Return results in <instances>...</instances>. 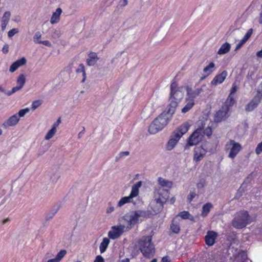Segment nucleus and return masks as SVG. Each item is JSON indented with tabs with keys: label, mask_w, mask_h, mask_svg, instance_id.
I'll use <instances>...</instances> for the list:
<instances>
[{
	"label": "nucleus",
	"mask_w": 262,
	"mask_h": 262,
	"mask_svg": "<svg viewBox=\"0 0 262 262\" xmlns=\"http://www.w3.org/2000/svg\"><path fill=\"white\" fill-rule=\"evenodd\" d=\"M196 196V194L194 192H191L188 195L187 199L189 202H191L192 200Z\"/></svg>",
	"instance_id": "8fccbe9b"
},
{
	"label": "nucleus",
	"mask_w": 262,
	"mask_h": 262,
	"mask_svg": "<svg viewBox=\"0 0 262 262\" xmlns=\"http://www.w3.org/2000/svg\"><path fill=\"white\" fill-rule=\"evenodd\" d=\"M229 111L226 109L222 108L216 112L214 116V121L216 122H220L226 120L229 116Z\"/></svg>",
	"instance_id": "dca6fc26"
},
{
	"label": "nucleus",
	"mask_w": 262,
	"mask_h": 262,
	"mask_svg": "<svg viewBox=\"0 0 262 262\" xmlns=\"http://www.w3.org/2000/svg\"><path fill=\"white\" fill-rule=\"evenodd\" d=\"M178 216H180L182 219L183 220L189 219L190 221L193 220V216L191 215L188 211H183L180 212Z\"/></svg>",
	"instance_id": "72a5a7b5"
},
{
	"label": "nucleus",
	"mask_w": 262,
	"mask_h": 262,
	"mask_svg": "<svg viewBox=\"0 0 262 262\" xmlns=\"http://www.w3.org/2000/svg\"><path fill=\"white\" fill-rule=\"evenodd\" d=\"M120 262H129V259L127 258L122 259Z\"/></svg>",
	"instance_id": "052dcab7"
},
{
	"label": "nucleus",
	"mask_w": 262,
	"mask_h": 262,
	"mask_svg": "<svg viewBox=\"0 0 262 262\" xmlns=\"http://www.w3.org/2000/svg\"><path fill=\"white\" fill-rule=\"evenodd\" d=\"M94 262H104V260L101 256L98 255L96 256Z\"/></svg>",
	"instance_id": "603ef678"
},
{
	"label": "nucleus",
	"mask_w": 262,
	"mask_h": 262,
	"mask_svg": "<svg viewBox=\"0 0 262 262\" xmlns=\"http://www.w3.org/2000/svg\"><path fill=\"white\" fill-rule=\"evenodd\" d=\"M235 103V100L233 95H229L225 102L222 106L224 109H226L229 111L230 107L233 106Z\"/></svg>",
	"instance_id": "bb28decb"
},
{
	"label": "nucleus",
	"mask_w": 262,
	"mask_h": 262,
	"mask_svg": "<svg viewBox=\"0 0 262 262\" xmlns=\"http://www.w3.org/2000/svg\"><path fill=\"white\" fill-rule=\"evenodd\" d=\"M83 134V133L82 132H80L78 135V138H80Z\"/></svg>",
	"instance_id": "0e129e2a"
},
{
	"label": "nucleus",
	"mask_w": 262,
	"mask_h": 262,
	"mask_svg": "<svg viewBox=\"0 0 262 262\" xmlns=\"http://www.w3.org/2000/svg\"><path fill=\"white\" fill-rule=\"evenodd\" d=\"M11 13L9 11H6L4 13L2 19V30L4 31L8 24Z\"/></svg>",
	"instance_id": "cd10ccee"
},
{
	"label": "nucleus",
	"mask_w": 262,
	"mask_h": 262,
	"mask_svg": "<svg viewBox=\"0 0 262 262\" xmlns=\"http://www.w3.org/2000/svg\"><path fill=\"white\" fill-rule=\"evenodd\" d=\"M99 58L95 53H91L89 55L88 58L86 59V63L89 66H94L97 62Z\"/></svg>",
	"instance_id": "a878e982"
},
{
	"label": "nucleus",
	"mask_w": 262,
	"mask_h": 262,
	"mask_svg": "<svg viewBox=\"0 0 262 262\" xmlns=\"http://www.w3.org/2000/svg\"><path fill=\"white\" fill-rule=\"evenodd\" d=\"M177 218H174L171 224L170 229L172 232L178 233L180 230L179 223L177 221Z\"/></svg>",
	"instance_id": "473e14b6"
},
{
	"label": "nucleus",
	"mask_w": 262,
	"mask_h": 262,
	"mask_svg": "<svg viewBox=\"0 0 262 262\" xmlns=\"http://www.w3.org/2000/svg\"><path fill=\"white\" fill-rule=\"evenodd\" d=\"M150 262H157V260L156 258H154Z\"/></svg>",
	"instance_id": "338daca9"
},
{
	"label": "nucleus",
	"mask_w": 262,
	"mask_h": 262,
	"mask_svg": "<svg viewBox=\"0 0 262 262\" xmlns=\"http://www.w3.org/2000/svg\"><path fill=\"white\" fill-rule=\"evenodd\" d=\"M217 235V234L215 232L213 231H208L206 235L205 236L206 244L209 246H212L215 243Z\"/></svg>",
	"instance_id": "aec40b11"
},
{
	"label": "nucleus",
	"mask_w": 262,
	"mask_h": 262,
	"mask_svg": "<svg viewBox=\"0 0 262 262\" xmlns=\"http://www.w3.org/2000/svg\"><path fill=\"white\" fill-rule=\"evenodd\" d=\"M206 185V182L204 180H200L196 184L198 189H202Z\"/></svg>",
	"instance_id": "de8ad7c7"
},
{
	"label": "nucleus",
	"mask_w": 262,
	"mask_h": 262,
	"mask_svg": "<svg viewBox=\"0 0 262 262\" xmlns=\"http://www.w3.org/2000/svg\"><path fill=\"white\" fill-rule=\"evenodd\" d=\"M227 76V72L226 71H223L220 74H217L213 79L211 82V84L212 85H217L218 84L222 83L226 77Z\"/></svg>",
	"instance_id": "a211bd4d"
},
{
	"label": "nucleus",
	"mask_w": 262,
	"mask_h": 262,
	"mask_svg": "<svg viewBox=\"0 0 262 262\" xmlns=\"http://www.w3.org/2000/svg\"><path fill=\"white\" fill-rule=\"evenodd\" d=\"M67 251L66 250H61L57 253L56 257L53 258L48 259L47 262H60L63 258L67 254Z\"/></svg>",
	"instance_id": "393cba45"
},
{
	"label": "nucleus",
	"mask_w": 262,
	"mask_h": 262,
	"mask_svg": "<svg viewBox=\"0 0 262 262\" xmlns=\"http://www.w3.org/2000/svg\"><path fill=\"white\" fill-rule=\"evenodd\" d=\"M237 89L238 87L237 84L235 83H233L232 84L229 95H233V94L237 91Z\"/></svg>",
	"instance_id": "09e8293b"
},
{
	"label": "nucleus",
	"mask_w": 262,
	"mask_h": 262,
	"mask_svg": "<svg viewBox=\"0 0 262 262\" xmlns=\"http://www.w3.org/2000/svg\"><path fill=\"white\" fill-rule=\"evenodd\" d=\"M158 183L159 185L161 187V188L169 190L173 185L172 181L166 180L163 178L159 177L158 179Z\"/></svg>",
	"instance_id": "4be33fe9"
},
{
	"label": "nucleus",
	"mask_w": 262,
	"mask_h": 262,
	"mask_svg": "<svg viewBox=\"0 0 262 262\" xmlns=\"http://www.w3.org/2000/svg\"><path fill=\"white\" fill-rule=\"evenodd\" d=\"M110 242V241L109 238L107 237H104L103 238L99 247L100 252L101 253H103L106 251L109 245Z\"/></svg>",
	"instance_id": "7c9ffc66"
},
{
	"label": "nucleus",
	"mask_w": 262,
	"mask_h": 262,
	"mask_svg": "<svg viewBox=\"0 0 262 262\" xmlns=\"http://www.w3.org/2000/svg\"><path fill=\"white\" fill-rule=\"evenodd\" d=\"M0 91L2 92H4V89H3L2 86L0 85Z\"/></svg>",
	"instance_id": "774afa93"
},
{
	"label": "nucleus",
	"mask_w": 262,
	"mask_h": 262,
	"mask_svg": "<svg viewBox=\"0 0 262 262\" xmlns=\"http://www.w3.org/2000/svg\"><path fill=\"white\" fill-rule=\"evenodd\" d=\"M26 81V76L24 74H20L16 80V86L12 88L11 91L6 93L8 96H10L16 92L20 90L24 86Z\"/></svg>",
	"instance_id": "9b49d317"
},
{
	"label": "nucleus",
	"mask_w": 262,
	"mask_h": 262,
	"mask_svg": "<svg viewBox=\"0 0 262 262\" xmlns=\"http://www.w3.org/2000/svg\"><path fill=\"white\" fill-rule=\"evenodd\" d=\"M158 200H160L159 199L156 200L154 198L149 204V207L152 210L154 214H157L160 212L162 210L163 205L165 204L164 203L161 202Z\"/></svg>",
	"instance_id": "4468645a"
},
{
	"label": "nucleus",
	"mask_w": 262,
	"mask_h": 262,
	"mask_svg": "<svg viewBox=\"0 0 262 262\" xmlns=\"http://www.w3.org/2000/svg\"><path fill=\"white\" fill-rule=\"evenodd\" d=\"M56 131L53 130V129L51 128L47 133L46 136H45V139L46 140H49L51 138H52L54 135L56 133Z\"/></svg>",
	"instance_id": "c9c22d12"
},
{
	"label": "nucleus",
	"mask_w": 262,
	"mask_h": 262,
	"mask_svg": "<svg viewBox=\"0 0 262 262\" xmlns=\"http://www.w3.org/2000/svg\"><path fill=\"white\" fill-rule=\"evenodd\" d=\"M128 227L124 225H118L111 227L110 231L108 232V236L110 239H116L118 238L126 231H128Z\"/></svg>",
	"instance_id": "1a4fd4ad"
},
{
	"label": "nucleus",
	"mask_w": 262,
	"mask_h": 262,
	"mask_svg": "<svg viewBox=\"0 0 262 262\" xmlns=\"http://www.w3.org/2000/svg\"><path fill=\"white\" fill-rule=\"evenodd\" d=\"M261 97L259 95H256L252 100L246 105L245 110L248 112L253 111L260 103Z\"/></svg>",
	"instance_id": "f3484780"
},
{
	"label": "nucleus",
	"mask_w": 262,
	"mask_h": 262,
	"mask_svg": "<svg viewBox=\"0 0 262 262\" xmlns=\"http://www.w3.org/2000/svg\"><path fill=\"white\" fill-rule=\"evenodd\" d=\"M203 128V136L204 135H206L208 137H210L212 134V129L210 127H207L205 129H204V127H202Z\"/></svg>",
	"instance_id": "a19ab883"
},
{
	"label": "nucleus",
	"mask_w": 262,
	"mask_h": 262,
	"mask_svg": "<svg viewBox=\"0 0 262 262\" xmlns=\"http://www.w3.org/2000/svg\"><path fill=\"white\" fill-rule=\"evenodd\" d=\"M215 70V64L211 62L203 69V72L206 76L210 75Z\"/></svg>",
	"instance_id": "2f4dec72"
},
{
	"label": "nucleus",
	"mask_w": 262,
	"mask_h": 262,
	"mask_svg": "<svg viewBox=\"0 0 262 262\" xmlns=\"http://www.w3.org/2000/svg\"><path fill=\"white\" fill-rule=\"evenodd\" d=\"M9 221V218L5 219V220H4L3 221V224H6V223H7Z\"/></svg>",
	"instance_id": "680f3d73"
},
{
	"label": "nucleus",
	"mask_w": 262,
	"mask_h": 262,
	"mask_svg": "<svg viewBox=\"0 0 262 262\" xmlns=\"http://www.w3.org/2000/svg\"><path fill=\"white\" fill-rule=\"evenodd\" d=\"M213 207L212 203L208 202L204 204L202 207L201 216L206 217Z\"/></svg>",
	"instance_id": "c756f323"
},
{
	"label": "nucleus",
	"mask_w": 262,
	"mask_h": 262,
	"mask_svg": "<svg viewBox=\"0 0 262 262\" xmlns=\"http://www.w3.org/2000/svg\"><path fill=\"white\" fill-rule=\"evenodd\" d=\"M19 121V116L17 114H14L11 116L2 125L5 128H7L10 126H13L16 125Z\"/></svg>",
	"instance_id": "6ab92c4d"
},
{
	"label": "nucleus",
	"mask_w": 262,
	"mask_h": 262,
	"mask_svg": "<svg viewBox=\"0 0 262 262\" xmlns=\"http://www.w3.org/2000/svg\"><path fill=\"white\" fill-rule=\"evenodd\" d=\"M206 154V150L202 146L196 147L194 149L193 161L198 163L202 160Z\"/></svg>",
	"instance_id": "ddd939ff"
},
{
	"label": "nucleus",
	"mask_w": 262,
	"mask_h": 262,
	"mask_svg": "<svg viewBox=\"0 0 262 262\" xmlns=\"http://www.w3.org/2000/svg\"><path fill=\"white\" fill-rule=\"evenodd\" d=\"M151 240V236H143L137 243V246L141 253L147 258L152 256L155 254V248Z\"/></svg>",
	"instance_id": "39448f33"
},
{
	"label": "nucleus",
	"mask_w": 262,
	"mask_h": 262,
	"mask_svg": "<svg viewBox=\"0 0 262 262\" xmlns=\"http://www.w3.org/2000/svg\"><path fill=\"white\" fill-rule=\"evenodd\" d=\"M76 72L77 73H82L83 78L81 80V82L83 83L86 80V73L85 71L84 66L83 64H80L79 65L78 68L76 70Z\"/></svg>",
	"instance_id": "f704fd0d"
},
{
	"label": "nucleus",
	"mask_w": 262,
	"mask_h": 262,
	"mask_svg": "<svg viewBox=\"0 0 262 262\" xmlns=\"http://www.w3.org/2000/svg\"><path fill=\"white\" fill-rule=\"evenodd\" d=\"M242 149V146L234 140H229L225 145V151L228 154V157L233 160Z\"/></svg>",
	"instance_id": "0eeeda50"
},
{
	"label": "nucleus",
	"mask_w": 262,
	"mask_h": 262,
	"mask_svg": "<svg viewBox=\"0 0 262 262\" xmlns=\"http://www.w3.org/2000/svg\"><path fill=\"white\" fill-rule=\"evenodd\" d=\"M169 197V191L164 188H159L155 189L154 191V198L156 200L159 199V200L161 202L166 203Z\"/></svg>",
	"instance_id": "f8f14e48"
},
{
	"label": "nucleus",
	"mask_w": 262,
	"mask_h": 262,
	"mask_svg": "<svg viewBox=\"0 0 262 262\" xmlns=\"http://www.w3.org/2000/svg\"><path fill=\"white\" fill-rule=\"evenodd\" d=\"M256 95H259L262 97V81L258 87L257 93Z\"/></svg>",
	"instance_id": "3c124183"
},
{
	"label": "nucleus",
	"mask_w": 262,
	"mask_h": 262,
	"mask_svg": "<svg viewBox=\"0 0 262 262\" xmlns=\"http://www.w3.org/2000/svg\"><path fill=\"white\" fill-rule=\"evenodd\" d=\"M189 127V124L186 122L173 132L166 144V149L167 150H171L175 147L181 137L187 132Z\"/></svg>",
	"instance_id": "20e7f679"
},
{
	"label": "nucleus",
	"mask_w": 262,
	"mask_h": 262,
	"mask_svg": "<svg viewBox=\"0 0 262 262\" xmlns=\"http://www.w3.org/2000/svg\"><path fill=\"white\" fill-rule=\"evenodd\" d=\"M185 105L182 109V113H186L189 111L194 105V100L186 97L185 99Z\"/></svg>",
	"instance_id": "5701e85b"
},
{
	"label": "nucleus",
	"mask_w": 262,
	"mask_h": 262,
	"mask_svg": "<svg viewBox=\"0 0 262 262\" xmlns=\"http://www.w3.org/2000/svg\"><path fill=\"white\" fill-rule=\"evenodd\" d=\"M254 220V219L250 216L247 211L242 210L236 213L232 221V225L236 229H242Z\"/></svg>",
	"instance_id": "7ed1b4c3"
},
{
	"label": "nucleus",
	"mask_w": 262,
	"mask_h": 262,
	"mask_svg": "<svg viewBox=\"0 0 262 262\" xmlns=\"http://www.w3.org/2000/svg\"><path fill=\"white\" fill-rule=\"evenodd\" d=\"M59 124L57 122H55L52 126V129L57 132V128Z\"/></svg>",
	"instance_id": "4d7b16f0"
},
{
	"label": "nucleus",
	"mask_w": 262,
	"mask_h": 262,
	"mask_svg": "<svg viewBox=\"0 0 262 262\" xmlns=\"http://www.w3.org/2000/svg\"><path fill=\"white\" fill-rule=\"evenodd\" d=\"M18 29L17 28H13L10 30L8 33V36L9 37L11 38L15 34L18 33Z\"/></svg>",
	"instance_id": "37998d69"
},
{
	"label": "nucleus",
	"mask_w": 262,
	"mask_h": 262,
	"mask_svg": "<svg viewBox=\"0 0 262 262\" xmlns=\"http://www.w3.org/2000/svg\"><path fill=\"white\" fill-rule=\"evenodd\" d=\"M231 49V45L229 43L226 42L223 43L217 51L219 55H224L228 53Z\"/></svg>",
	"instance_id": "c85d7f7f"
},
{
	"label": "nucleus",
	"mask_w": 262,
	"mask_h": 262,
	"mask_svg": "<svg viewBox=\"0 0 262 262\" xmlns=\"http://www.w3.org/2000/svg\"><path fill=\"white\" fill-rule=\"evenodd\" d=\"M255 152L257 155H259L262 154V141L257 145Z\"/></svg>",
	"instance_id": "ea45409f"
},
{
	"label": "nucleus",
	"mask_w": 262,
	"mask_h": 262,
	"mask_svg": "<svg viewBox=\"0 0 262 262\" xmlns=\"http://www.w3.org/2000/svg\"><path fill=\"white\" fill-rule=\"evenodd\" d=\"M208 76H206V74H204V75L201 77L200 80H204L205 78H206Z\"/></svg>",
	"instance_id": "e2e57ef3"
},
{
	"label": "nucleus",
	"mask_w": 262,
	"mask_h": 262,
	"mask_svg": "<svg viewBox=\"0 0 262 262\" xmlns=\"http://www.w3.org/2000/svg\"><path fill=\"white\" fill-rule=\"evenodd\" d=\"M62 12V9L60 8H58L55 12L53 13L50 19L51 24H55L59 21Z\"/></svg>",
	"instance_id": "b1692460"
},
{
	"label": "nucleus",
	"mask_w": 262,
	"mask_h": 262,
	"mask_svg": "<svg viewBox=\"0 0 262 262\" xmlns=\"http://www.w3.org/2000/svg\"><path fill=\"white\" fill-rule=\"evenodd\" d=\"M115 210V207L113 206L111 202L108 203V206L106 210V213L107 214H110L112 212H114Z\"/></svg>",
	"instance_id": "a18cd8bd"
},
{
	"label": "nucleus",
	"mask_w": 262,
	"mask_h": 262,
	"mask_svg": "<svg viewBox=\"0 0 262 262\" xmlns=\"http://www.w3.org/2000/svg\"><path fill=\"white\" fill-rule=\"evenodd\" d=\"M27 60L25 57L17 60L13 62L10 67L9 71L11 73L14 72L18 68L26 64Z\"/></svg>",
	"instance_id": "412c9836"
},
{
	"label": "nucleus",
	"mask_w": 262,
	"mask_h": 262,
	"mask_svg": "<svg viewBox=\"0 0 262 262\" xmlns=\"http://www.w3.org/2000/svg\"><path fill=\"white\" fill-rule=\"evenodd\" d=\"M127 3H128L127 0H123V1L122 2V3L121 4V6H125L127 5Z\"/></svg>",
	"instance_id": "13d9d810"
},
{
	"label": "nucleus",
	"mask_w": 262,
	"mask_h": 262,
	"mask_svg": "<svg viewBox=\"0 0 262 262\" xmlns=\"http://www.w3.org/2000/svg\"><path fill=\"white\" fill-rule=\"evenodd\" d=\"M166 112H163L158 116L152 122L148 128V132L150 134H155L163 129L167 124L172 115H170Z\"/></svg>",
	"instance_id": "f03ea898"
},
{
	"label": "nucleus",
	"mask_w": 262,
	"mask_h": 262,
	"mask_svg": "<svg viewBox=\"0 0 262 262\" xmlns=\"http://www.w3.org/2000/svg\"><path fill=\"white\" fill-rule=\"evenodd\" d=\"M41 101L40 100H36L32 102L31 104V108L33 110H35L41 104Z\"/></svg>",
	"instance_id": "79ce46f5"
},
{
	"label": "nucleus",
	"mask_w": 262,
	"mask_h": 262,
	"mask_svg": "<svg viewBox=\"0 0 262 262\" xmlns=\"http://www.w3.org/2000/svg\"><path fill=\"white\" fill-rule=\"evenodd\" d=\"M45 152V150H40L38 152V156H40L42 155Z\"/></svg>",
	"instance_id": "bf43d9fd"
},
{
	"label": "nucleus",
	"mask_w": 262,
	"mask_h": 262,
	"mask_svg": "<svg viewBox=\"0 0 262 262\" xmlns=\"http://www.w3.org/2000/svg\"><path fill=\"white\" fill-rule=\"evenodd\" d=\"M147 216L148 213L146 211L138 210L126 214L124 216V219L131 228L139 221H142Z\"/></svg>",
	"instance_id": "423d86ee"
},
{
	"label": "nucleus",
	"mask_w": 262,
	"mask_h": 262,
	"mask_svg": "<svg viewBox=\"0 0 262 262\" xmlns=\"http://www.w3.org/2000/svg\"><path fill=\"white\" fill-rule=\"evenodd\" d=\"M60 122H61L60 118H59L56 122L58 123V124L59 125Z\"/></svg>",
	"instance_id": "69168bd1"
},
{
	"label": "nucleus",
	"mask_w": 262,
	"mask_h": 262,
	"mask_svg": "<svg viewBox=\"0 0 262 262\" xmlns=\"http://www.w3.org/2000/svg\"><path fill=\"white\" fill-rule=\"evenodd\" d=\"M142 182L139 181L136 184L133 185L132 187L131 191L130 194L127 196H124L117 203L118 207H121L127 203H134V199L139 195V188L141 186Z\"/></svg>",
	"instance_id": "6e6552de"
},
{
	"label": "nucleus",
	"mask_w": 262,
	"mask_h": 262,
	"mask_svg": "<svg viewBox=\"0 0 262 262\" xmlns=\"http://www.w3.org/2000/svg\"><path fill=\"white\" fill-rule=\"evenodd\" d=\"M2 51L4 53H7L9 51V46L7 44H6L4 46Z\"/></svg>",
	"instance_id": "5fc2aeb1"
},
{
	"label": "nucleus",
	"mask_w": 262,
	"mask_h": 262,
	"mask_svg": "<svg viewBox=\"0 0 262 262\" xmlns=\"http://www.w3.org/2000/svg\"><path fill=\"white\" fill-rule=\"evenodd\" d=\"M41 37V34L40 32H37L35 33L34 37H33V41L36 43H39V42L41 41L39 40Z\"/></svg>",
	"instance_id": "4c0bfd02"
},
{
	"label": "nucleus",
	"mask_w": 262,
	"mask_h": 262,
	"mask_svg": "<svg viewBox=\"0 0 262 262\" xmlns=\"http://www.w3.org/2000/svg\"><path fill=\"white\" fill-rule=\"evenodd\" d=\"M246 42V41H245L243 38L239 41V42L236 45L235 51H238L242 47Z\"/></svg>",
	"instance_id": "49530a36"
},
{
	"label": "nucleus",
	"mask_w": 262,
	"mask_h": 262,
	"mask_svg": "<svg viewBox=\"0 0 262 262\" xmlns=\"http://www.w3.org/2000/svg\"><path fill=\"white\" fill-rule=\"evenodd\" d=\"M161 262H170V259L168 256H164L162 258Z\"/></svg>",
	"instance_id": "6e6d98bb"
},
{
	"label": "nucleus",
	"mask_w": 262,
	"mask_h": 262,
	"mask_svg": "<svg viewBox=\"0 0 262 262\" xmlns=\"http://www.w3.org/2000/svg\"><path fill=\"white\" fill-rule=\"evenodd\" d=\"M184 87L179 86L176 81H173L170 85V93L169 97V104L167 106V113L172 115L176 111L178 104L183 97Z\"/></svg>",
	"instance_id": "f257e3e1"
},
{
	"label": "nucleus",
	"mask_w": 262,
	"mask_h": 262,
	"mask_svg": "<svg viewBox=\"0 0 262 262\" xmlns=\"http://www.w3.org/2000/svg\"><path fill=\"white\" fill-rule=\"evenodd\" d=\"M205 85H204L200 88H198L193 90L191 88L188 86L186 87V92L187 97L189 98L194 100V99L203 91V87H205Z\"/></svg>",
	"instance_id": "2eb2a0df"
},
{
	"label": "nucleus",
	"mask_w": 262,
	"mask_h": 262,
	"mask_svg": "<svg viewBox=\"0 0 262 262\" xmlns=\"http://www.w3.org/2000/svg\"><path fill=\"white\" fill-rule=\"evenodd\" d=\"M39 43H41L45 46H46L47 47H51V43L48 40H44V41H41L39 42Z\"/></svg>",
	"instance_id": "864d4df0"
},
{
	"label": "nucleus",
	"mask_w": 262,
	"mask_h": 262,
	"mask_svg": "<svg viewBox=\"0 0 262 262\" xmlns=\"http://www.w3.org/2000/svg\"><path fill=\"white\" fill-rule=\"evenodd\" d=\"M129 154V151H122L120 152L116 157H115V160L116 161H119L121 159L123 158L124 157L127 156Z\"/></svg>",
	"instance_id": "e433bc0d"
},
{
	"label": "nucleus",
	"mask_w": 262,
	"mask_h": 262,
	"mask_svg": "<svg viewBox=\"0 0 262 262\" xmlns=\"http://www.w3.org/2000/svg\"><path fill=\"white\" fill-rule=\"evenodd\" d=\"M203 137V128L199 127L197 128L190 136L186 145V147L196 145L202 140Z\"/></svg>",
	"instance_id": "9d476101"
},
{
	"label": "nucleus",
	"mask_w": 262,
	"mask_h": 262,
	"mask_svg": "<svg viewBox=\"0 0 262 262\" xmlns=\"http://www.w3.org/2000/svg\"><path fill=\"white\" fill-rule=\"evenodd\" d=\"M253 33V29H250L246 33V34L244 35V36L243 37V39H244L245 41H247L249 38L251 37V35Z\"/></svg>",
	"instance_id": "c03bdc74"
},
{
	"label": "nucleus",
	"mask_w": 262,
	"mask_h": 262,
	"mask_svg": "<svg viewBox=\"0 0 262 262\" xmlns=\"http://www.w3.org/2000/svg\"><path fill=\"white\" fill-rule=\"evenodd\" d=\"M29 111L30 109L29 108L20 110L17 114V116H19V119H20V117H24L27 113L29 112Z\"/></svg>",
	"instance_id": "58836bf2"
}]
</instances>
